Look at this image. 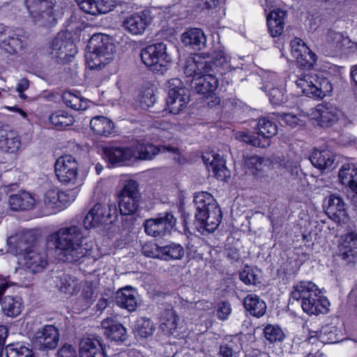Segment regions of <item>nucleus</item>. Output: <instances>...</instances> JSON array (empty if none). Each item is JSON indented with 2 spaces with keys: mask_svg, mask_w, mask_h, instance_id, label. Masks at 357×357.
<instances>
[{
  "mask_svg": "<svg viewBox=\"0 0 357 357\" xmlns=\"http://www.w3.org/2000/svg\"><path fill=\"white\" fill-rule=\"evenodd\" d=\"M207 53L197 54L186 59L183 72L186 77H192L195 91L206 97L212 96L219 86L218 78L215 75L218 68L223 71L220 74L230 71L231 66L222 50L214 51L212 60H208Z\"/></svg>",
  "mask_w": 357,
  "mask_h": 357,
  "instance_id": "nucleus-1",
  "label": "nucleus"
},
{
  "mask_svg": "<svg viewBox=\"0 0 357 357\" xmlns=\"http://www.w3.org/2000/svg\"><path fill=\"white\" fill-rule=\"evenodd\" d=\"M89 215H85L84 225H70L59 228L47 237L57 251L60 260L66 262H76L88 253L89 238L86 220Z\"/></svg>",
  "mask_w": 357,
  "mask_h": 357,
  "instance_id": "nucleus-2",
  "label": "nucleus"
},
{
  "mask_svg": "<svg viewBox=\"0 0 357 357\" xmlns=\"http://www.w3.org/2000/svg\"><path fill=\"white\" fill-rule=\"evenodd\" d=\"M104 153L111 164L121 166L138 160H151L159 153V149L145 139H139L130 146H105Z\"/></svg>",
  "mask_w": 357,
  "mask_h": 357,
  "instance_id": "nucleus-3",
  "label": "nucleus"
},
{
  "mask_svg": "<svg viewBox=\"0 0 357 357\" xmlns=\"http://www.w3.org/2000/svg\"><path fill=\"white\" fill-rule=\"evenodd\" d=\"M194 203L196 206L195 225L202 235L213 232L222 218V213L218 202L208 192L195 193Z\"/></svg>",
  "mask_w": 357,
  "mask_h": 357,
  "instance_id": "nucleus-4",
  "label": "nucleus"
},
{
  "mask_svg": "<svg viewBox=\"0 0 357 357\" xmlns=\"http://www.w3.org/2000/svg\"><path fill=\"white\" fill-rule=\"evenodd\" d=\"M289 299L297 302L301 301L303 311L308 314H324L328 312L330 304L317 286L311 281H300L295 284Z\"/></svg>",
  "mask_w": 357,
  "mask_h": 357,
  "instance_id": "nucleus-5",
  "label": "nucleus"
},
{
  "mask_svg": "<svg viewBox=\"0 0 357 357\" xmlns=\"http://www.w3.org/2000/svg\"><path fill=\"white\" fill-rule=\"evenodd\" d=\"M142 61L153 72L163 74L172 62L167 52V45L162 42L149 45L141 50Z\"/></svg>",
  "mask_w": 357,
  "mask_h": 357,
  "instance_id": "nucleus-6",
  "label": "nucleus"
},
{
  "mask_svg": "<svg viewBox=\"0 0 357 357\" xmlns=\"http://www.w3.org/2000/svg\"><path fill=\"white\" fill-rule=\"evenodd\" d=\"M91 70L101 69L111 60L114 46L111 38L102 33H93L91 36Z\"/></svg>",
  "mask_w": 357,
  "mask_h": 357,
  "instance_id": "nucleus-7",
  "label": "nucleus"
},
{
  "mask_svg": "<svg viewBox=\"0 0 357 357\" xmlns=\"http://www.w3.org/2000/svg\"><path fill=\"white\" fill-rule=\"evenodd\" d=\"M295 83L303 93L312 98H323L333 89L327 78L312 73H302Z\"/></svg>",
  "mask_w": 357,
  "mask_h": 357,
  "instance_id": "nucleus-8",
  "label": "nucleus"
},
{
  "mask_svg": "<svg viewBox=\"0 0 357 357\" xmlns=\"http://www.w3.org/2000/svg\"><path fill=\"white\" fill-rule=\"evenodd\" d=\"M78 168L77 161L71 155L59 157L54 164V172L59 181L72 188L80 185L83 182L78 174Z\"/></svg>",
  "mask_w": 357,
  "mask_h": 357,
  "instance_id": "nucleus-9",
  "label": "nucleus"
},
{
  "mask_svg": "<svg viewBox=\"0 0 357 357\" xmlns=\"http://www.w3.org/2000/svg\"><path fill=\"white\" fill-rule=\"evenodd\" d=\"M167 107L162 112L174 114H178L189 102V91L183 86L182 81L178 78L169 79L167 84Z\"/></svg>",
  "mask_w": 357,
  "mask_h": 357,
  "instance_id": "nucleus-10",
  "label": "nucleus"
},
{
  "mask_svg": "<svg viewBox=\"0 0 357 357\" xmlns=\"http://www.w3.org/2000/svg\"><path fill=\"white\" fill-rule=\"evenodd\" d=\"M119 198V208L121 216L128 217L137 212L141 202L138 183L134 180L128 181Z\"/></svg>",
  "mask_w": 357,
  "mask_h": 357,
  "instance_id": "nucleus-11",
  "label": "nucleus"
},
{
  "mask_svg": "<svg viewBox=\"0 0 357 357\" xmlns=\"http://www.w3.org/2000/svg\"><path fill=\"white\" fill-rule=\"evenodd\" d=\"M16 255H23L24 266L32 273H39L43 271L47 264V255L43 250H38L34 247H27L22 239H19L15 250Z\"/></svg>",
  "mask_w": 357,
  "mask_h": 357,
  "instance_id": "nucleus-12",
  "label": "nucleus"
},
{
  "mask_svg": "<svg viewBox=\"0 0 357 357\" xmlns=\"http://www.w3.org/2000/svg\"><path fill=\"white\" fill-rule=\"evenodd\" d=\"M53 0H25V5L36 24L50 26L55 23Z\"/></svg>",
  "mask_w": 357,
  "mask_h": 357,
  "instance_id": "nucleus-13",
  "label": "nucleus"
},
{
  "mask_svg": "<svg viewBox=\"0 0 357 357\" xmlns=\"http://www.w3.org/2000/svg\"><path fill=\"white\" fill-rule=\"evenodd\" d=\"M51 54L61 63L71 61L72 58L77 53V47L70 38V33L60 32L52 40Z\"/></svg>",
  "mask_w": 357,
  "mask_h": 357,
  "instance_id": "nucleus-14",
  "label": "nucleus"
},
{
  "mask_svg": "<svg viewBox=\"0 0 357 357\" xmlns=\"http://www.w3.org/2000/svg\"><path fill=\"white\" fill-rule=\"evenodd\" d=\"M176 223V219L173 214L169 212H165L160 214L155 218L145 220L143 225L147 235L153 237H162L170 234Z\"/></svg>",
  "mask_w": 357,
  "mask_h": 357,
  "instance_id": "nucleus-15",
  "label": "nucleus"
},
{
  "mask_svg": "<svg viewBox=\"0 0 357 357\" xmlns=\"http://www.w3.org/2000/svg\"><path fill=\"white\" fill-rule=\"evenodd\" d=\"M310 337L303 342L294 341L289 352L305 356L307 355L312 344L314 343V338L319 339L323 343H333L336 342L335 334L330 326L322 327L319 332H313Z\"/></svg>",
  "mask_w": 357,
  "mask_h": 357,
  "instance_id": "nucleus-16",
  "label": "nucleus"
},
{
  "mask_svg": "<svg viewBox=\"0 0 357 357\" xmlns=\"http://www.w3.org/2000/svg\"><path fill=\"white\" fill-rule=\"evenodd\" d=\"M0 46L10 54H18L27 45L26 37L20 33H10L8 27L0 24Z\"/></svg>",
  "mask_w": 357,
  "mask_h": 357,
  "instance_id": "nucleus-17",
  "label": "nucleus"
},
{
  "mask_svg": "<svg viewBox=\"0 0 357 357\" xmlns=\"http://www.w3.org/2000/svg\"><path fill=\"white\" fill-rule=\"evenodd\" d=\"M264 84L261 89L269 97L270 102L273 105H280L287 101L284 89L282 87L278 74L275 73H266L263 77Z\"/></svg>",
  "mask_w": 357,
  "mask_h": 357,
  "instance_id": "nucleus-18",
  "label": "nucleus"
},
{
  "mask_svg": "<svg viewBox=\"0 0 357 357\" xmlns=\"http://www.w3.org/2000/svg\"><path fill=\"white\" fill-rule=\"evenodd\" d=\"M73 196L68 191H63L57 188L47 190L43 197L45 206L56 213L65 209L73 201Z\"/></svg>",
  "mask_w": 357,
  "mask_h": 357,
  "instance_id": "nucleus-19",
  "label": "nucleus"
},
{
  "mask_svg": "<svg viewBox=\"0 0 357 357\" xmlns=\"http://www.w3.org/2000/svg\"><path fill=\"white\" fill-rule=\"evenodd\" d=\"M291 52L298 66L304 69H311L316 63L317 55L300 38L291 40Z\"/></svg>",
  "mask_w": 357,
  "mask_h": 357,
  "instance_id": "nucleus-20",
  "label": "nucleus"
},
{
  "mask_svg": "<svg viewBox=\"0 0 357 357\" xmlns=\"http://www.w3.org/2000/svg\"><path fill=\"white\" fill-rule=\"evenodd\" d=\"M342 115V112L330 102L319 104L312 112V116L321 127H330L335 124Z\"/></svg>",
  "mask_w": 357,
  "mask_h": 357,
  "instance_id": "nucleus-21",
  "label": "nucleus"
},
{
  "mask_svg": "<svg viewBox=\"0 0 357 357\" xmlns=\"http://www.w3.org/2000/svg\"><path fill=\"white\" fill-rule=\"evenodd\" d=\"M340 257L347 264H355L357 261V232L351 231L342 235L338 244Z\"/></svg>",
  "mask_w": 357,
  "mask_h": 357,
  "instance_id": "nucleus-22",
  "label": "nucleus"
},
{
  "mask_svg": "<svg viewBox=\"0 0 357 357\" xmlns=\"http://www.w3.org/2000/svg\"><path fill=\"white\" fill-rule=\"evenodd\" d=\"M91 217L92 218L91 227L107 224L110 219L118 217L116 203L111 201L107 205L97 203L91 209Z\"/></svg>",
  "mask_w": 357,
  "mask_h": 357,
  "instance_id": "nucleus-23",
  "label": "nucleus"
},
{
  "mask_svg": "<svg viewBox=\"0 0 357 357\" xmlns=\"http://www.w3.org/2000/svg\"><path fill=\"white\" fill-rule=\"evenodd\" d=\"M150 21L149 13L144 10L126 16L122 22V26L131 35H142L150 24Z\"/></svg>",
  "mask_w": 357,
  "mask_h": 357,
  "instance_id": "nucleus-24",
  "label": "nucleus"
},
{
  "mask_svg": "<svg viewBox=\"0 0 357 357\" xmlns=\"http://www.w3.org/2000/svg\"><path fill=\"white\" fill-rule=\"evenodd\" d=\"M59 340V334L57 328L47 325L36 332L33 344L40 350L53 349L56 347Z\"/></svg>",
  "mask_w": 357,
  "mask_h": 357,
  "instance_id": "nucleus-25",
  "label": "nucleus"
},
{
  "mask_svg": "<svg viewBox=\"0 0 357 357\" xmlns=\"http://www.w3.org/2000/svg\"><path fill=\"white\" fill-rule=\"evenodd\" d=\"M22 149V142L17 132L0 123V149L10 153H17Z\"/></svg>",
  "mask_w": 357,
  "mask_h": 357,
  "instance_id": "nucleus-26",
  "label": "nucleus"
},
{
  "mask_svg": "<svg viewBox=\"0 0 357 357\" xmlns=\"http://www.w3.org/2000/svg\"><path fill=\"white\" fill-rule=\"evenodd\" d=\"M114 303L128 312H134L139 305L138 293L131 287L127 286L119 289L114 296Z\"/></svg>",
  "mask_w": 357,
  "mask_h": 357,
  "instance_id": "nucleus-27",
  "label": "nucleus"
},
{
  "mask_svg": "<svg viewBox=\"0 0 357 357\" xmlns=\"http://www.w3.org/2000/svg\"><path fill=\"white\" fill-rule=\"evenodd\" d=\"M326 213L335 222L345 223L348 217L343 199L335 194L331 195L327 199Z\"/></svg>",
  "mask_w": 357,
  "mask_h": 357,
  "instance_id": "nucleus-28",
  "label": "nucleus"
},
{
  "mask_svg": "<svg viewBox=\"0 0 357 357\" xmlns=\"http://www.w3.org/2000/svg\"><path fill=\"white\" fill-rule=\"evenodd\" d=\"M202 160L209 172H212L217 179L225 181L229 177V170L225 166V160L218 153H207L202 155Z\"/></svg>",
  "mask_w": 357,
  "mask_h": 357,
  "instance_id": "nucleus-29",
  "label": "nucleus"
},
{
  "mask_svg": "<svg viewBox=\"0 0 357 357\" xmlns=\"http://www.w3.org/2000/svg\"><path fill=\"white\" fill-rule=\"evenodd\" d=\"M182 43L185 47L194 50H200L206 46V38L204 31L199 28L187 29L181 36Z\"/></svg>",
  "mask_w": 357,
  "mask_h": 357,
  "instance_id": "nucleus-30",
  "label": "nucleus"
},
{
  "mask_svg": "<svg viewBox=\"0 0 357 357\" xmlns=\"http://www.w3.org/2000/svg\"><path fill=\"white\" fill-rule=\"evenodd\" d=\"M104 334L115 342H124L127 339L126 328L113 319L106 318L101 321Z\"/></svg>",
  "mask_w": 357,
  "mask_h": 357,
  "instance_id": "nucleus-31",
  "label": "nucleus"
},
{
  "mask_svg": "<svg viewBox=\"0 0 357 357\" xmlns=\"http://www.w3.org/2000/svg\"><path fill=\"white\" fill-rule=\"evenodd\" d=\"M0 304L2 314L9 318H16L24 309V301L19 296H6Z\"/></svg>",
  "mask_w": 357,
  "mask_h": 357,
  "instance_id": "nucleus-32",
  "label": "nucleus"
},
{
  "mask_svg": "<svg viewBox=\"0 0 357 357\" xmlns=\"http://www.w3.org/2000/svg\"><path fill=\"white\" fill-rule=\"evenodd\" d=\"M287 16V12L281 9L274 10L267 15V25L272 37H277L282 33Z\"/></svg>",
  "mask_w": 357,
  "mask_h": 357,
  "instance_id": "nucleus-33",
  "label": "nucleus"
},
{
  "mask_svg": "<svg viewBox=\"0 0 357 357\" xmlns=\"http://www.w3.org/2000/svg\"><path fill=\"white\" fill-rule=\"evenodd\" d=\"M312 165L320 170H326L333 168L335 155L328 149L319 151L314 149L310 157Z\"/></svg>",
  "mask_w": 357,
  "mask_h": 357,
  "instance_id": "nucleus-34",
  "label": "nucleus"
},
{
  "mask_svg": "<svg viewBox=\"0 0 357 357\" xmlns=\"http://www.w3.org/2000/svg\"><path fill=\"white\" fill-rule=\"evenodd\" d=\"M36 199L29 192L22 191L9 197L8 204L13 211H29L33 208Z\"/></svg>",
  "mask_w": 357,
  "mask_h": 357,
  "instance_id": "nucleus-35",
  "label": "nucleus"
},
{
  "mask_svg": "<svg viewBox=\"0 0 357 357\" xmlns=\"http://www.w3.org/2000/svg\"><path fill=\"white\" fill-rule=\"evenodd\" d=\"M243 305L246 311L257 318L262 317L266 311V303L255 294H249L245 296Z\"/></svg>",
  "mask_w": 357,
  "mask_h": 357,
  "instance_id": "nucleus-36",
  "label": "nucleus"
},
{
  "mask_svg": "<svg viewBox=\"0 0 357 357\" xmlns=\"http://www.w3.org/2000/svg\"><path fill=\"white\" fill-rule=\"evenodd\" d=\"M133 219L132 218L122 216L121 220H119V216L113 220L110 219L107 225V231L111 237L116 235H121L126 230H130L132 225Z\"/></svg>",
  "mask_w": 357,
  "mask_h": 357,
  "instance_id": "nucleus-37",
  "label": "nucleus"
},
{
  "mask_svg": "<svg viewBox=\"0 0 357 357\" xmlns=\"http://www.w3.org/2000/svg\"><path fill=\"white\" fill-rule=\"evenodd\" d=\"M114 129L112 121L102 116H96L91 119V130L98 135L107 136Z\"/></svg>",
  "mask_w": 357,
  "mask_h": 357,
  "instance_id": "nucleus-38",
  "label": "nucleus"
},
{
  "mask_svg": "<svg viewBox=\"0 0 357 357\" xmlns=\"http://www.w3.org/2000/svg\"><path fill=\"white\" fill-rule=\"evenodd\" d=\"M326 43L330 52L328 54L334 55L339 52L345 45L347 38H345L341 33L332 29H328L326 36Z\"/></svg>",
  "mask_w": 357,
  "mask_h": 357,
  "instance_id": "nucleus-39",
  "label": "nucleus"
},
{
  "mask_svg": "<svg viewBox=\"0 0 357 357\" xmlns=\"http://www.w3.org/2000/svg\"><path fill=\"white\" fill-rule=\"evenodd\" d=\"M56 286L61 292L68 295L75 294L81 289V283L79 280L75 277L66 274L61 275Z\"/></svg>",
  "mask_w": 357,
  "mask_h": 357,
  "instance_id": "nucleus-40",
  "label": "nucleus"
},
{
  "mask_svg": "<svg viewBox=\"0 0 357 357\" xmlns=\"http://www.w3.org/2000/svg\"><path fill=\"white\" fill-rule=\"evenodd\" d=\"M50 123L58 130H62L73 124L74 117L65 110H57L50 115Z\"/></svg>",
  "mask_w": 357,
  "mask_h": 357,
  "instance_id": "nucleus-41",
  "label": "nucleus"
},
{
  "mask_svg": "<svg viewBox=\"0 0 357 357\" xmlns=\"http://www.w3.org/2000/svg\"><path fill=\"white\" fill-rule=\"evenodd\" d=\"M155 326L150 318L140 317L135 323L134 332L135 335L142 338H147L153 335Z\"/></svg>",
  "mask_w": 357,
  "mask_h": 357,
  "instance_id": "nucleus-42",
  "label": "nucleus"
},
{
  "mask_svg": "<svg viewBox=\"0 0 357 357\" xmlns=\"http://www.w3.org/2000/svg\"><path fill=\"white\" fill-rule=\"evenodd\" d=\"M161 252V259L165 261L179 260L185 255L183 247L175 242H170L169 244L162 245Z\"/></svg>",
  "mask_w": 357,
  "mask_h": 357,
  "instance_id": "nucleus-43",
  "label": "nucleus"
},
{
  "mask_svg": "<svg viewBox=\"0 0 357 357\" xmlns=\"http://www.w3.org/2000/svg\"><path fill=\"white\" fill-rule=\"evenodd\" d=\"M338 177L340 183L350 189L357 182V168L351 164H344L339 170Z\"/></svg>",
  "mask_w": 357,
  "mask_h": 357,
  "instance_id": "nucleus-44",
  "label": "nucleus"
},
{
  "mask_svg": "<svg viewBox=\"0 0 357 357\" xmlns=\"http://www.w3.org/2000/svg\"><path fill=\"white\" fill-rule=\"evenodd\" d=\"M235 138L240 142L255 147L266 148L271 144V142L268 139H261L258 133L256 136L250 132L241 131L236 134Z\"/></svg>",
  "mask_w": 357,
  "mask_h": 357,
  "instance_id": "nucleus-45",
  "label": "nucleus"
},
{
  "mask_svg": "<svg viewBox=\"0 0 357 357\" xmlns=\"http://www.w3.org/2000/svg\"><path fill=\"white\" fill-rule=\"evenodd\" d=\"M258 134L261 139H266L271 142L270 139L278 132L277 125L268 118H261L257 123Z\"/></svg>",
  "mask_w": 357,
  "mask_h": 357,
  "instance_id": "nucleus-46",
  "label": "nucleus"
},
{
  "mask_svg": "<svg viewBox=\"0 0 357 357\" xmlns=\"http://www.w3.org/2000/svg\"><path fill=\"white\" fill-rule=\"evenodd\" d=\"M62 97L65 104L75 110H86L89 107L87 100H83L70 91L64 92Z\"/></svg>",
  "mask_w": 357,
  "mask_h": 357,
  "instance_id": "nucleus-47",
  "label": "nucleus"
},
{
  "mask_svg": "<svg viewBox=\"0 0 357 357\" xmlns=\"http://www.w3.org/2000/svg\"><path fill=\"white\" fill-rule=\"evenodd\" d=\"M7 357H34L31 348L20 343H13L6 347Z\"/></svg>",
  "mask_w": 357,
  "mask_h": 357,
  "instance_id": "nucleus-48",
  "label": "nucleus"
},
{
  "mask_svg": "<svg viewBox=\"0 0 357 357\" xmlns=\"http://www.w3.org/2000/svg\"><path fill=\"white\" fill-rule=\"evenodd\" d=\"M115 6L113 0H91V15L107 13Z\"/></svg>",
  "mask_w": 357,
  "mask_h": 357,
  "instance_id": "nucleus-49",
  "label": "nucleus"
},
{
  "mask_svg": "<svg viewBox=\"0 0 357 357\" xmlns=\"http://www.w3.org/2000/svg\"><path fill=\"white\" fill-rule=\"evenodd\" d=\"M264 336L270 343L282 342L284 339V333L277 325L268 324L264 328Z\"/></svg>",
  "mask_w": 357,
  "mask_h": 357,
  "instance_id": "nucleus-50",
  "label": "nucleus"
},
{
  "mask_svg": "<svg viewBox=\"0 0 357 357\" xmlns=\"http://www.w3.org/2000/svg\"><path fill=\"white\" fill-rule=\"evenodd\" d=\"M177 317L172 310L167 311L162 319L160 328L166 335L173 334L177 327Z\"/></svg>",
  "mask_w": 357,
  "mask_h": 357,
  "instance_id": "nucleus-51",
  "label": "nucleus"
},
{
  "mask_svg": "<svg viewBox=\"0 0 357 357\" xmlns=\"http://www.w3.org/2000/svg\"><path fill=\"white\" fill-rule=\"evenodd\" d=\"M142 252L146 257L161 259L162 246H160L156 243H149L144 244L142 246Z\"/></svg>",
  "mask_w": 357,
  "mask_h": 357,
  "instance_id": "nucleus-52",
  "label": "nucleus"
},
{
  "mask_svg": "<svg viewBox=\"0 0 357 357\" xmlns=\"http://www.w3.org/2000/svg\"><path fill=\"white\" fill-rule=\"evenodd\" d=\"M156 100L153 91L146 90L141 95L139 98V105L144 109H148L153 107Z\"/></svg>",
  "mask_w": 357,
  "mask_h": 357,
  "instance_id": "nucleus-53",
  "label": "nucleus"
},
{
  "mask_svg": "<svg viewBox=\"0 0 357 357\" xmlns=\"http://www.w3.org/2000/svg\"><path fill=\"white\" fill-rule=\"evenodd\" d=\"M240 279L246 284H256L259 282L257 275L255 273V271L249 267L245 268L242 272H241Z\"/></svg>",
  "mask_w": 357,
  "mask_h": 357,
  "instance_id": "nucleus-54",
  "label": "nucleus"
},
{
  "mask_svg": "<svg viewBox=\"0 0 357 357\" xmlns=\"http://www.w3.org/2000/svg\"><path fill=\"white\" fill-rule=\"evenodd\" d=\"M91 357H105L100 340L91 338Z\"/></svg>",
  "mask_w": 357,
  "mask_h": 357,
  "instance_id": "nucleus-55",
  "label": "nucleus"
},
{
  "mask_svg": "<svg viewBox=\"0 0 357 357\" xmlns=\"http://www.w3.org/2000/svg\"><path fill=\"white\" fill-rule=\"evenodd\" d=\"M231 312V304L228 301H222L219 304L217 316L219 319L225 321Z\"/></svg>",
  "mask_w": 357,
  "mask_h": 357,
  "instance_id": "nucleus-56",
  "label": "nucleus"
},
{
  "mask_svg": "<svg viewBox=\"0 0 357 357\" xmlns=\"http://www.w3.org/2000/svg\"><path fill=\"white\" fill-rule=\"evenodd\" d=\"M264 158L257 155L248 158L245 160V165L252 170L261 171L262 169V163Z\"/></svg>",
  "mask_w": 357,
  "mask_h": 357,
  "instance_id": "nucleus-57",
  "label": "nucleus"
},
{
  "mask_svg": "<svg viewBox=\"0 0 357 357\" xmlns=\"http://www.w3.org/2000/svg\"><path fill=\"white\" fill-rule=\"evenodd\" d=\"M57 357H77L75 348L68 344H63L57 351Z\"/></svg>",
  "mask_w": 357,
  "mask_h": 357,
  "instance_id": "nucleus-58",
  "label": "nucleus"
},
{
  "mask_svg": "<svg viewBox=\"0 0 357 357\" xmlns=\"http://www.w3.org/2000/svg\"><path fill=\"white\" fill-rule=\"evenodd\" d=\"M280 116L281 117V121H283V123L287 126L290 127H295L298 123L299 119L296 115L290 113H283Z\"/></svg>",
  "mask_w": 357,
  "mask_h": 357,
  "instance_id": "nucleus-59",
  "label": "nucleus"
},
{
  "mask_svg": "<svg viewBox=\"0 0 357 357\" xmlns=\"http://www.w3.org/2000/svg\"><path fill=\"white\" fill-rule=\"evenodd\" d=\"M79 356L89 357V337H84L79 342Z\"/></svg>",
  "mask_w": 357,
  "mask_h": 357,
  "instance_id": "nucleus-60",
  "label": "nucleus"
},
{
  "mask_svg": "<svg viewBox=\"0 0 357 357\" xmlns=\"http://www.w3.org/2000/svg\"><path fill=\"white\" fill-rule=\"evenodd\" d=\"M29 87V82L27 79H22L17 84V91L19 93V96L24 99L26 96L24 92Z\"/></svg>",
  "mask_w": 357,
  "mask_h": 357,
  "instance_id": "nucleus-61",
  "label": "nucleus"
},
{
  "mask_svg": "<svg viewBox=\"0 0 357 357\" xmlns=\"http://www.w3.org/2000/svg\"><path fill=\"white\" fill-rule=\"evenodd\" d=\"M233 349L228 344H223L220 347L218 357H233Z\"/></svg>",
  "mask_w": 357,
  "mask_h": 357,
  "instance_id": "nucleus-62",
  "label": "nucleus"
},
{
  "mask_svg": "<svg viewBox=\"0 0 357 357\" xmlns=\"http://www.w3.org/2000/svg\"><path fill=\"white\" fill-rule=\"evenodd\" d=\"M159 149V153H165V152H169L172 153L174 154H178L179 150L178 147L172 146V145H162V146H158Z\"/></svg>",
  "mask_w": 357,
  "mask_h": 357,
  "instance_id": "nucleus-63",
  "label": "nucleus"
},
{
  "mask_svg": "<svg viewBox=\"0 0 357 357\" xmlns=\"http://www.w3.org/2000/svg\"><path fill=\"white\" fill-rule=\"evenodd\" d=\"M79 8L86 13H89V0H75Z\"/></svg>",
  "mask_w": 357,
  "mask_h": 357,
  "instance_id": "nucleus-64",
  "label": "nucleus"
}]
</instances>
